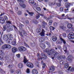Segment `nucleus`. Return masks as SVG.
Segmentation results:
<instances>
[{
  "mask_svg": "<svg viewBox=\"0 0 74 74\" xmlns=\"http://www.w3.org/2000/svg\"><path fill=\"white\" fill-rule=\"evenodd\" d=\"M69 66V64L67 63H66L65 64L64 67L66 69H67Z\"/></svg>",
  "mask_w": 74,
  "mask_h": 74,
  "instance_id": "nucleus-32",
  "label": "nucleus"
},
{
  "mask_svg": "<svg viewBox=\"0 0 74 74\" xmlns=\"http://www.w3.org/2000/svg\"><path fill=\"white\" fill-rule=\"evenodd\" d=\"M18 50L19 51H25L26 48L23 46H21L18 48Z\"/></svg>",
  "mask_w": 74,
  "mask_h": 74,
  "instance_id": "nucleus-5",
  "label": "nucleus"
},
{
  "mask_svg": "<svg viewBox=\"0 0 74 74\" xmlns=\"http://www.w3.org/2000/svg\"><path fill=\"white\" fill-rule=\"evenodd\" d=\"M0 22L1 23H4L5 22V21H4V19L3 18L1 17H0Z\"/></svg>",
  "mask_w": 74,
  "mask_h": 74,
  "instance_id": "nucleus-16",
  "label": "nucleus"
},
{
  "mask_svg": "<svg viewBox=\"0 0 74 74\" xmlns=\"http://www.w3.org/2000/svg\"><path fill=\"white\" fill-rule=\"evenodd\" d=\"M20 5L21 7H23V8H25L26 7V5L24 4H23L22 5L20 4Z\"/></svg>",
  "mask_w": 74,
  "mask_h": 74,
  "instance_id": "nucleus-31",
  "label": "nucleus"
},
{
  "mask_svg": "<svg viewBox=\"0 0 74 74\" xmlns=\"http://www.w3.org/2000/svg\"><path fill=\"white\" fill-rule=\"evenodd\" d=\"M13 26L14 27V29H15V30H17V28L16 27V26L15 25H13Z\"/></svg>",
  "mask_w": 74,
  "mask_h": 74,
  "instance_id": "nucleus-62",
  "label": "nucleus"
},
{
  "mask_svg": "<svg viewBox=\"0 0 74 74\" xmlns=\"http://www.w3.org/2000/svg\"><path fill=\"white\" fill-rule=\"evenodd\" d=\"M0 60H3V56H4L5 53L1 50H0Z\"/></svg>",
  "mask_w": 74,
  "mask_h": 74,
  "instance_id": "nucleus-3",
  "label": "nucleus"
},
{
  "mask_svg": "<svg viewBox=\"0 0 74 74\" xmlns=\"http://www.w3.org/2000/svg\"><path fill=\"white\" fill-rule=\"evenodd\" d=\"M45 43L47 45H48V47H49V48H50V47H51V44H50V43H49V42L46 41Z\"/></svg>",
  "mask_w": 74,
  "mask_h": 74,
  "instance_id": "nucleus-28",
  "label": "nucleus"
},
{
  "mask_svg": "<svg viewBox=\"0 0 74 74\" xmlns=\"http://www.w3.org/2000/svg\"><path fill=\"white\" fill-rule=\"evenodd\" d=\"M42 25H45L47 26V23H46L45 21L42 22Z\"/></svg>",
  "mask_w": 74,
  "mask_h": 74,
  "instance_id": "nucleus-45",
  "label": "nucleus"
},
{
  "mask_svg": "<svg viewBox=\"0 0 74 74\" xmlns=\"http://www.w3.org/2000/svg\"><path fill=\"white\" fill-rule=\"evenodd\" d=\"M17 73L18 74H22L21 71L20 70H17Z\"/></svg>",
  "mask_w": 74,
  "mask_h": 74,
  "instance_id": "nucleus-33",
  "label": "nucleus"
},
{
  "mask_svg": "<svg viewBox=\"0 0 74 74\" xmlns=\"http://www.w3.org/2000/svg\"><path fill=\"white\" fill-rule=\"evenodd\" d=\"M45 37H42L39 38V41L40 42H43V41H45Z\"/></svg>",
  "mask_w": 74,
  "mask_h": 74,
  "instance_id": "nucleus-11",
  "label": "nucleus"
},
{
  "mask_svg": "<svg viewBox=\"0 0 74 74\" xmlns=\"http://www.w3.org/2000/svg\"><path fill=\"white\" fill-rule=\"evenodd\" d=\"M4 19L5 20H6V21H8V17L6 16H4Z\"/></svg>",
  "mask_w": 74,
  "mask_h": 74,
  "instance_id": "nucleus-47",
  "label": "nucleus"
},
{
  "mask_svg": "<svg viewBox=\"0 0 74 74\" xmlns=\"http://www.w3.org/2000/svg\"><path fill=\"white\" fill-rule=\"evenodd\" d=\"M11 48V45H9L5 44L3 45L2 47V49L5 50V49H7L8 48Z\"/></svg>",
  "mask_w": 74,
  "mask_h": 74,
  "instance_id": "nucleus-2",
  "label": "nucleus"
},
{
  "mask_svg": "<svg viewBox=\"0 0 74 74\" xmlns=\"http://www.w3.org/2000/svg\"><path fill=\"white\" fill-rule=\"evenodd\" d=\"M30 45L31 46V47H34V45H35V43L31 42L30 43Z\"/></svg>",
  "mask_w": 74,
  "mask_h": 74,
  "instance_id": "nucleus-37",
  "label": "nucleus"
},
{
  "mask_svg": "<svg viewBox=\"0 0 74 74\" xmlns=\"http://www.w3.org/2000/svg\"><path fill=\"white\" fill-rule=\"evenodd\" d=\"M36 10H38V11H41V9L40 7H37L36 8Z\"/></svg>",
  "mask_w": 74,
  "mask_h": 74,
  "instance_id": "nucleus-40",
  "label": "nucleus"
},
{
  "mask_svg": "<svg viewBox=\"0 0 74 74\" xmlns=\"http://www.w3.org/2000/svg\"><path fill=\"white\" fill-rule=\"evenodd\" d=\"M52 40L53 41H56L57 40V37L55 36H53L52 38Z\"/></svg>",
  "mask_w": 74,
  "mask_h": 74,
  "instance_id": "nucleus-17",
  "label": "nucleus"
},
{
  "mask_svg": "<svg viewBox=\"0 0 74 74\" xmlns=\"http://www.w3.org/2000/svg\"><path fill=\"white\" fill-rule=\"evenodd\" d=\"M25 23L27 25H28L29 23V21L28 20H26L25 21Z\"/></svg>",
  "mask_w": 74,
  "mask_h": 74,
  "instance_id": "nucleus-58",
  "label": "nucleus"
},
{
  "mask_svg": "<svg viewBox=\"0 0 74 74\" xmlns=\"http://www.w3.org/2000/svg\"><path fill=\"white\" fill-rule=\"evenodd\" d=\"M24 44L25 45V46H26V47H28V48H29V45H27V44H26L25 43H24Z\"/></svg>",
  "mask_w": 74,
  "mask_h": 74,
  "instance_id": "nucleus-61",
  "label": "nucleus"
},
{
  "mask_svg": "<svg viewBox=\"0 0 74 74\" xmlns=\"http://www.w3.org/2000/svg\"><path fill=\"white\" fill-rule=\"evenodd\" d=\"M12 51L13 53H15L16 51H17V50L18 49L17 48L15 47H14L12 49Z\"/></svg>",
  "mask_w": 74,
  "mask_h": 74,
  "instance_id": "nucleus-19",
  "label": "nucleus"
},
{
  "mask_svg": "<svg viewBox=\"0 0 74 74\" xmlns=\"http://www.w3.org/2000/svg\"><path fill=\"white\" fill-rule=\"evenodd\" d=\"M40 47L42 49H45V44L43 43L41 44Z\"/></svg>",
  "mask_w": 74,
  "mask_h": 74,
  "instance_id": "nucleus-26",
  "label": "nucleus"
},
{
  "mask_svg": "<svg viewBox=\"0 0 74 74\" xmlns=\"http://www.w3.org/2000/svg\"><path fill=\"white\" fill-rule=\"evenodd\" d=\"M3 38L4 40H6L9 38H13V35L10 34H8L7 35H5L3 36Z\"/></svg>",
  "mask_w": 74,
  "mask_h": 74,
  "instance_id": "nucleus-1",
  "label": "nucleus"
},
{
  "mask_svg": "<svg viewBox=\"0 0 74 74\" xmlns=\"http://www.w3.org/2000/svg\"><path fill=\"white\" fill-rule=\"evenodd\" d=\"M27 65L28 67L30 68H33L34 67L33 64L31 62H27Z\"/></svg>",
  "mask_w": 74,
  "mask_h": 74,
  "instance_id": "nucleus-8",
  "label": "nucleus"
},
{
  "mask_svg": "<svg viewBox=\"0 0 74 74\" xmlns=\"http://www.w3.org/2000/svg\"><path fill=\"white\" fill-rule=\"evenodd\" d=\"M6 40V42L8 44H9V43H10L11 42H12V40L11 39H9V38L7 39Z\"/></svg>",
  "mask_w": 74,
  "mask_h": 74,
  "instance_id": "nucleus-25",
  "label": "nucleus"
},
{
  "mask_svg": "<svg viewBox=\"0 0 74 74\" xmlns=\"http://www.w3.org/2000/svg\"><path fill=\"white\" fill-rule=\"evenodd\" d=\"M18 66L19 69H22L23 67V64L20 63L18 64Z\"/></svg>",
  "mask_w": 74,
  "mask_h": 74,
  "instance_id": "nucleus-14",
  "label": "nucleus"
},
{
  "mask_svg": "<svg viewBox=\"0 0 74 74\" xmlns=\"http://www.w3.org/2000/svg\"><path fill=\"white\" fill-rule=\"evenodd\" d=\"M65 12H69V8H67V9H66L65 10Z\"/></svg>",
  "mask_w": 74,
  "mask_h": 74,
  "instance_id": "nucleus-57",
  "label": "nucleus"
},
{
  "mask_svg": "<svg viewBox=\"0 0 74 74\" xmlns=\"http://www.w3.org/2000/svg\"><path fill=\"white\" fill-rule=\"evenodd\" d=\"M41 31V29L40 28H38L36 29V32L37 33H40Z\"/></svg>",
  "mask_w": 74,
  "mask_h": 74,
  "instance_id": "nucleus-36",
  "label": "nucleus"
},
{
  "mask_svg": "<svg viewBox=\"0 0 74 74\" xmlns=\"http://www.w3.org/2000/svg\"><path fill=\"white\" fill-rule=\"evenodd\" d=\"M44 56V57H43L42 58H40V59H41V60H42V59H47V56Z\"/></svg>",
  "mask_w": 74,
  "mask_h": 74,
  "instance_id": "nucleus-34",
  "label": "nucleus"
},
{
  "mask_svg": "<svg viewBox=\"0 0 74 74\" xmlns=\"http://www.w3.org/2000/svg\"><path fill=\"white\" fill-rule=\"evenodd\" d=\"M50 71L51 72H53L55 70V67L53 66H52L49 67Z\"/></svg>",
  "mask_w": 74,
  "mask_h": 74,
  "instance_id": "nucleus-13",
  "label": "nucleus"
},
{
  "mask_svg": "<svg viewBox=\"0 0 74 74\" xmlns=\"http://www.w3.org/2000/svg\"><path fill=\"white\" fill-rule=\"evenodd\" d=\"M34 12H29V14L30 15V16H33V15H34Z\"/></svg>",
  "mask_w": 74,
  "mask_h": 74,
  "instance_id": "nucleus-41",
  "label": "nucleus"
},
{
  "mask_svg": "<svg viewBox=\"0 0 74 74\" xmlns=\"http://www.w3.org/2000/svg\"><path fill=\"white\" fill-rule=\"evenodd\" d=\"M33 22L35 23V24H37L38 23V21L36 20H33L32 21Z\"/></svg>",
  "mask_w": 74,
  "mask_h": 74,
  "instance_id": "nucleus-30",
  "label": "nucleus"
},
{
  "mask_svg": "<svg viewBox=\"0 0 74 74\" xmlns=\"http://www.w3.org/2000/svg\"><path fill=\"white\" fill-rule=\"evenodd\" d=\"M62 36L64 37H66V34L65 33H64L62 34Z\"/></svg>",
  "mask_w": 74,
  "mask_h": 74,
  "instance_id": "nucleus-52",
  "label": "nucleus"
},
{
  "mask_svg": "<svg viewBox=\"0 0 74 74\" xmlns=\"http://www.w3.org/2000/svg\"><path fill=\"white\" fill-rule=\"evenodd\" d=\"M40 15L38 14H37L36 17H35V18L36 19H38V18H40Z\"/></svg>",
  "mask_w": 74,
  "mask_h": 74,
  "instance_id": "nucleus-35",
  "label": "nucleus"
},
{
  "mask_svg": "<svg viewBox=\"0 0 74 74\" xmlns=\"http://www.w3.org/2000/svg\"><path fill=\"white\" fill-rule=\"evenodd\" d=\"M17 14H18V15H21V14H22V12L21 11L18 12Z\"/></svg>",
  "mask_w": 74,
  "mask_h": 74,
  "instance_id": "nucleus-59",
  "label": "nucleus"
},
{
  "mask_svg": "<svg viewBox=\"0 0 74 74\" xmlns=\"http://www.w3.org/2000/svg\"><path fill=\"white\" fill-rule=\"evenodd\" d=\"M27 62H28V60H27L26 58V57L25 56H24L23 62L25 64H26Z\"/></svg>",
  "mask_w": 74,
  "mask_h": 74,
  "instance_id": "nucleus-22",
  "label": "nucleus"
},
{
  "mask_svg": "<svg viewBox=\"0 0 74 74\" xmlns=\"http://www.w3.org/2000/svg\"><path fill=\"white\" fill-rule=\"evenodd\" d=\"M60 11H63V8L62 7H60Z\"/></svg>",
  "mask_w": 74,
  "mask_h": 74,
  "instance_id": "nucleus-48",
  "label": "nucleus"
},
{
  "mask_svg": "<svg viewBox=\"0 0 74 74\" xmlns=\"http://www.w3.org/2000/svg\"><path fill=\"white\" fill-rule=\"evenodd\" d=\"M46 19L47 21H48L49 20V19H52V17H51V16H49L48 18Z\"/></svg>",
  "mask_w": 74,
  "mask_h": 74,
  "instance_id": "nucleus-51",
  "label": "nucleus"
},
{
  "mask_svg": "<svg viewBox=\"0 0 74 74\" xmlns=\"http://www.w3.org/2000/svg\"><path fill=\"white\" fill-rule=\"evenodd\" d=\"M60 40H61V41H59V40H58V44H62V41L63 43H64V44H66V41H65V40H64V39H62V38H60Z\"/></svg>",
  "mask_w": 74,
  "mask_h": 74,
  "instance_id": "nucleus-6",
  "label": "nucleus"
},
{
  "mask_svg": "<svg viewBox=\"0 0 74 74\" xmlns=\"http://www.w3.org/2000/svg\"><path fill=\"white\" fill-rule=\"evenodd\" d=\"M53 25L54 26H55V27H56V26H58V23L56 22L54 23H53Z\"/></svg>",
  "mask_w": 74,
  "mask_h": 74,
  "instance_id": "nucleus-44",
  "label": "nucleus"
},
{
  "mask_svg": "<svg viewBox=\"0 0 74 74\" xmlns=\"http://www.w3.org/2000/svg\"><path fill=\"white\" fill-rule=\"evenodd\" d=\"M60 28H61V29H62V30H64V31H65V30H66V27L64 26V25L60 26Z\"/></svg>",
  "mask_w": 74,
  "mask_h": 74,
  "instance_id": "nucleus-21",
  "label": "nucleus"
},
{
  "mask_svg": "<svg viewBox=\"0 0 74 74\" xmlns=\"http://www.w3.org/2000/svg\"><path fill=\"white\" fill-rule=\"evenodd\" d=\"M10 57L8 56L6 57L5 59H7V60H8V59H10Z\"/></svg>",
  "mask_w": 74,
  "mask_h": 74,
  "instance_id": "nucleus-54",
  "label": "nucleus"
},
{
  "mask_svg": "<svg viewBox=\"0 0 74 74\" xmlns=\"http://www.w3.org/2000/svg\"><path fill=\"white\" fill-rule=\"evenodd\" d=\"M16 56L17 57V58H21V56H20V54H17L16 55Z\"/></svg>",
  "mask_w": 74,
  "mask_h": 74,
  "instance_id": "nucleus-49",
  "label": "nucleus"
},
{
  "mask_svg": "<svg viewBox=\"0 0 74 74\" xmlns=\"http://www.w3.org/2000/svg\"><path fill=\"white\" fill-rule=\"evenodd\" d=\"M16 40H14L12 42V44L13 45H15L16 44Z\"/></svg>",
  "mask_w": 74,
  "mask_h": 74,
  "instance_id": "nucleus-29",
  "label": "nucleus"
},
{
  "mask_svg": "<svg viewBox=\"0 0 74 74\" xmlns=\"http://www.w3.org/2000/svg\"><path fill=\"white\" fill-rule=\"evenodd\" d=\"M62 58L63 59H65V58H66V56L63 55L62 56Z\"/></svg>",
  "mask_w": 74,
  "mask_h": 74,
  "instance_id": "nucleus-64",
  "label": "nucleus"
},
{
  "mask_svg": "<svg viewBox=\"0 0 74 74\" xmlns=\"http://www.w3.org/2000/svg\"><path fill=\"white\" fill-rule=\"evenodd\" d=\"M29 3L32 4L33 7L34 8H36L37 7L36 5V3H34V1L33 0H30L29 1Z\"/></svg>",
  "mask_w": 74,
  "mask_h": 74,
  "instance_id": "nucleus-4",
  "label": "nucleus"
},
{
  "mask_svg": "<svg viewBox=\"0 0 74 74\" xmlns=\"http://www.w3.org/2000/svg\"><path fill=\"white\" fill-rule=\"evenodd\" d=\"M10 27V25L9 24H6L5 25H4L3 27V30L4 31L6 30V29H8Z\"/></svg>",
  "mask_w": 74,
  "mask_h": 74,
  "instance_id": "nucleus-9",
  "label": "nucleus"
},
{
  "mask_svg": "<svg viewBox=\"0 0 74 74\" xmlns=\"http://www.w3.org/2000/svg\"><path fill=\"white\" fill-rule=\"evenodd\" d=\"M72 58H73V57L72 56H69L67 58V60L68 61H70L71 62L72 61Z\"/></svg>",
  "mask_w": 74,
  "mask_h": 74,
  "instance_id": "nucleus-18",
  "label": "nucleus"
},
{
  "mask_svg": "<svg viewBox=\"0 0 74 74\" xmlns=\"http://www.w3.org/2000/svg\"><path fill=\"white\" fill-rule=\"evenodd\" d=\"M55 50L54 49H51L50 50V53H51V55H52V54H53L55 52Z\"/></svg>",
  "mask_w": 74,
  "mask_h": 74,
  "instance_id": "nucleus-23",
  "label": "nucleus"
},
{
  "mask_svg": "<svg viewBox=\"0 0 74 74\" xmlns=\"http://www.w3.org/2000/svg\"><path fill=\"white\" fill-rule=\"evenodd\" d=\"M8 68L9 69H12V65H9L8 66Z\"/></svg>",
  "mask_w": 74,
  "mask_h": 74,
  "instance_id": "nucleus-53",
  "label": "nucleus"
},
{
  "mask_svg": "<svg viewBox=\"0 0 74 74\" xmlns=\"http://www.w3.org/2000/svg\"><path fill=\"white\" fill-rule=\"evenodd\" d=\"M32 73L33 74H38V71L36 69H34L32 71Z\"/></svg>",
  "mask_w": 74,
  "mask_h": 74,
  "instance_id": "nucleus-10",
  "label": "nucleus"
},
{
  "mask_svg": "<svg viewBox=\"0 0 74 74\" xmlns=\"http://www.w3.org/2000/svg\"><path fill=\"white\" fill-rule=\"evenodd\" d=\"M52 22H53V21L52 20H50L49 23V25H51Z\"/></svg>",
  "mask_w": 74,
  "mask_h": 74,
  "instance_id": "nucleus-39",
  "label": "nucleus"
},
{
  "mask_svg": "<svg viewBox=\"0 0 74 74\" xmlns=\"http://www.w3.org/2000/svg\"><path fill=\"white\" fill-rule=\"evenodd\" d=\"M65 7L66 8H69L70 7V3L68 2L65 3Z\"/></svg>",
  "mask_w": 74,
  "mask_h": 74,
  "instance_id": "nucleus-20",
  "label": "nucleus"
},
{
  "mask_svg": "<svg viewBox=\"0 0 74 74\" xmlns=\"http://www.w3.org/2000/svg\"><path fill=\"white\" fill-rule=\"evenodd\" d=\"M30 69H29V68H27L26 70L27 73H30Z\"/></svg>",
  "mask_w": 74,
  "mask_h": 74,
  "instance_id": "nucleus-46",
  "label": "nucleus"
},
{
  "mask_svg": "<svg viewBox=\"0 0 74 74\" xmlns=\"http://www.w3.org/2000/svg\"><path fill=\"white\" fill-rule=\"evenodd\" d=\"M45 31L44 30V29H42V32L39 34V35H40L41 37H44L45 36Z\"/></svg>",
  "mask_w": 74,
  "mask_h": 74,
  "instance_id": "nucleus-7",
  "label": "nucleus"
},
{
  "mask_svg": "<svg viewBox=\"0 0 74 74\" xmlns=\"http://www.w3.org/2000/svg\"><path fill=\"white\" fill-rule=\"evenodd\" d=\"M7 23H9V24H11V21H6Z\"/></svg>",
  "mask_w": 74,
  "mask_h": 74,
  "instance_id": "nucleus-56",
  "label": "nucleus"
},
{
  "mask_svg": "<svg viewBox=\"0 0 74 74\" xmlns=\"http://www.w3.org/2000/svg\"><path fill=\"white\" fill-rule=\"evenodd\" d=\"M45 52H47V55H49V56H50V55H51V53H50V52H49V49H47L45 50Z\"/></svg>",
  "mask_w": 74,
  "mask_h": 74,
  "instance_id": "nucleus-12",
  "label": "nucleus"
},
{
  "mask_svg": "<svg viewBox=\"0 0 74 74\" xmlns=\"http://www.w3.org/2000/svg\"><path fill=\"white\" fill-rule=\"evenodd\" d=\"M72 27H73V25H72L71 23L68 24L67 25V27L68 29H71Z\"/></svg>",
  "mask_w": 74,
  "mask_h": 74,
  "instance_id": "nucleus-24",
  "label": "nucleus"
},
{
  "mask_svg": "<svg viewBox=\"0 0 74 74\" xmlns=\"http://www.w3.org/2000/svg\"><path fill=\"white\" fill-rule=\"evenodd\" d=\"M74 71V67H72L71 69V71L72 72H73V71Z\"/></svg>",
  "mask_w": 74,
  "mask_h": 74,
  "instance_id": "nucleus-50",
  "label": "nucleus"
},
{
  "mask_svg": "<svg viewBox=\"0 0 74 74\" xmlns=\"http://www.w3.org/2000/svg\"><path fill=\"white\" fill-rule=\"evenodd\" d=\"M58 73L59 74H63V73L62 71H58Z\"/></svg>",
  "mask_w": 74,
  "mask_h": 74,
  "instance_id": "nucleus-55",
  "label": "nucleus"
},
{
  "mask_svg": "<svg viewBox=\"0 0 74 74\" xmlns=\"http://www.w3.org/2000/svg\"><path fill=\"white\" fill-rule=\"evenodd\" d=\"M53 55H54V57H55L56 56L59 55V54L58 52L55 51L53 53Z\"/></svg>",
  "mask_w": 74,
  "mask_h": 74,
  "instance_id": "nucleus-27",
  "label": "nucleus"
},
{
  "mask_svg": "<svg viewBox=\"0 0 74 74\" xmlns=\"http://www.w3.org/2000/svg\"><path fill=\"white\" fill-rule=\"evenodd\" d=\"M56 5H57V6H58V7H60L61 6V5L60 3H56Z\"/></svg>",
  "mask_w": 74,
  "mask_h": 74,
  "instance_id": "nucleus-60",
  "label": "nucleus"
},
{
  "mask_svg": "<svg viewBox=\"0 0 74 74\" xmlns=\"http://www.w3.org/2000/svg\"><path fill=\"white\" fill-rule=\"evenodd\" d=\"M50 29L51 30H54V29H55V28L53 27L50 26Z\"/></svg>",
  "mask_w": 74,
  "mask_h": 74,
  "instance_id": "nucleus-43",
  "label": "nucleus"
},
{
  "mask_svg": "<svg viewBox=\"0 0 74 74\" xmlns=\"http://www.w3.org/2000/svg\"><path fill=\"white\" fill-rule=\"evenodd\" d=\"M48 4L50 6H52L55 5V4H56V3H55V2H54L52 3L51 2H49V3Z\"/></svg>",
  "mask_w": 74,
  "mask_h": 74,
  "instance_id": "nucleus-15",
  "label": "nucleus"
},
{
  "mask_svg": "<svg viewBox=\"0 0 74 74\" xmlns=\"http://www.w3.org/2000/svg\"><path fill=\"white\" fill-rule=\"evenodd\" d=\"M62 48V47L61 46H59L58 47V49H61Z\"/></svg>",
  "mask_w": 74,
  "mask_h": 74,
  "instance_id": "nucleus-63",
  "label": "nucleus"
},
{
  "mask_svg": "<svg viewBox=\"0 0 74 74\" xmlns=\"http://www.w3.org/2000/svg\"><path fill=\"white\" fill-rule=\"evenodd\" d=\"M23 35L24 36H26L27 35V33H26V32H25V31H23Z\"/></svg>",
  "mask_w": 74,
  "mask_h": 74,
  "instance_id": "nucleus-42",
  "label": "nucleus"
},
{
  "mask_svg": "<svg viewBox=\"0 0 74 74\" xmlns=\"http://www.w3.org/2000/svg\"><path fill=\"white\" fill-rule=\"evenodd\" d=\"M72 37L69 34L68 35V38L69 39V40H71L72 39Z\"/></svg>",
  "mask_w": 74,
  "mask_h": 74,
  "instance_id": "nucleus-38",
  "label": "nucleus"
}]
</instances>
